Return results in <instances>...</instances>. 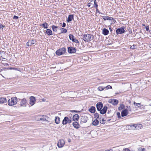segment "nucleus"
I'll return each instance as SVG.
<instances>
[{
  "label": "nucleus",
  "mask_w": 151,
  "mask_h": 151,
  "mask_svg": "<svg viewBox=\"0 0 151 151\" xmlns=\"http://www.w3.org/2000/svg\"><path fill=\"white\" fill-rule=\"evenodd\" d=\"M29 104L31 106H32L35 104V102L36 101L35 98L34 96H31L29 98Z\"/></svg>",
  "instance_id": "obj_10"
},
{
  "label": "nucleus",
  "mask_w": 151,
  "mask_h": 151,
  "mask_svg": "<svg viewBox=\"0 0 151 151\" xmlns=\"http://www.w3.org/2000/svg\"><path fill=\"white\" fill-rule=\"evenodd\" d=\"M104 89V87H103L101 86H99L98 88V90L99 91H101Z\"/></svg>",
  "instance_id": "obj_31"
},
{
  "label": "nucleus",
  "mask_w": 151,
  "mask_h": 151,
  "mask_svg": "<svg viewBox=\"0 0 151 151\" xmlns=\"http://www.w3.org/2000/svg\"><path fill=\"white\" fill-rule=\"evenodd\" d=\"M97 110L99 111L103 107V104L102 102H99L96 105Z\"/></svg>",
  "instance_id": "obj_9"
},
{
  "label": "nucleus",
  "mask_w": 151,
  "mask_h": 151,
  "mask_svg": "<svg viewBox=\"0 0 151 151\" xmlns=\"http://www.w3.org/2000/svg\"><path fill=\"white\" fill-rule=\"evenodd\" d=\"M124 151H130L129 149L128 148H125L124 149Z\"/></svg>",
  "instance_id": "obj_48"
},
{
  "label": "nucleus",
  "mask_w": 151,
  "mask_h": 151,
  "mask_svg": "<svg viewBox=\"0 0 151 151\" xmlns=\"http://www.w3.org/2000/svg\"><path fill=\"white\" fill-rule=\"evenodd\" d=\"M132 126L134 127L136 129H141L142 127V125L140 124H133L132 125Z\"/></svg>",
  "instance_id": "obj_15"
},
{
  "label": "nucleus",
  "mask_w": 151,
  "mask_h": 151,
  "mask_svg": "<svg viewBox=\"0 0 151 151\" xmlns=\"http://www.w3.org/2000/svg\"><path fill=\"white\" fill-rule=\"evenodd\" d=\"M73 125L75 128L77 129L79 128L80 126L78 123L76 122H73Z\"/></svg>",
  "instance_id": "obj_14"
},
{
  "label": "nucleus",
  "mask_w": 151,
  "mask_h": 151,
  "mask_svg": "<svg viewBox=\"0 0 151 151\" xmlns=\"http://www.w3.org/2000/svg\"><path fill=\"white\" fill-rule=\"evenodd\" d=\"M94 7L96 8H97L98 7V5L97 4L96 1V0H94Z\"/></svg>",
  "instance_id": "obj_35"
},
{
  "label": "nucleus",
  "mask_w": 151,
  "mask_h": 151,
  "mask_svg": "<svg viewBox=\"0 0 151 151\" xmlns=\"http://www.w3.org/2000/svg\"><path fill=\"white\" fill-rule=\"evenodd\" d=\"M118 101L116 99H113L111 100V101L110 102L113 105H116L118 103Z\"/></svg>",
  "instance_id": "obj_16"
},
{
  "label": "nucleus",
  "mask_w": 151,
  "mask_h": 151,
  "mask_svg": "<svg viewBox=\"0 0 151 151\" xmlns=\"http://www.w3.org/2000/svg\"><path fill=\"white\" fill-rule=\"evenodd\" d=\"M73 42H74L77 43H78V40L76 39H75L74 41H73Z\"/></svg>",
  "instance_id": "obj_51"
},
{
  "label": "nucleus",
  "mask_w": 151,
  "mask_h": 151,
  "mask_svg": "<svg viewBox=\"0 0 151 151\" xmlns=\"http://www.w3.org/2000/svg\"><path fill=\"white\" fill-rule=\"evenodd\" d=\"M36 40H32L31 41H30V45H32L35 44V42H36Z\"/></svg>",
  "instance_id": "obj_33"
},
{
  "label": "nucleus",
  "mask_w": 151,
  "mask_h": 151,
  "mask_svg": "<svg viewBox=\"0 0 151 151\" xmlns=\"http://www.w3.org/2000/svg\"><path fill=\"white\" fill-rule=\"evenodd\" d=\"M4 26L3 25H1L0 23V29H3Z\"/></svg>",
  "instance_id": "obj_46"
},
{
  "label": "nucleus",
  "mask_w": 151,
  "mask_h": 151,
  "mask_svg": "<svg viewBox=\"0 0 151 151\" xmlns=\"http://www.w3.org/2000/svg\"><path fill=\"white\" fill-rule=\"evenodd\" d=\"M124 107V106L123 104H121L118 108L119 110H121Z\"/></svg>",
  "instance_id": "obj_30"
},
{
  "label": "nucleus",
  "mask_w": 151,
  "mask_h": 151,
  "mask_svg": "<svg viewBox=\"0 0 151 151\" xmlns=\"http://www.w3.org/2000/svg\"><path fill=\"white\" fill-rule=\"evenodd\" d=\"M134 105L137 106L138 107H140L141 106L140 103H137L135 102H134Z\"/></svg>",
  "instance_id": "obj_37"
},
{
  "label": "nucleus",
  "mask_w": 151,
  "mask_h": 151,
  "mask_svg": "<svg viewBox=\"0 0 151 151\" xmlns=\"http://www.w3.org/2000/svg\"><path fill=\"white\" fill-rule=\"evenodd\" d=\"M73 18V15H69L68 16V19L67 20V22H70L72 20Z\"/></svg>",
  "instance_id": "obj_22"
},
{
  "label": "nucleus",
  "mask_w": 151,
  "mask_h": 151,
  "mask_svg": "<svg viewBox=\"0 0 151 151\" xmlns=\"http://www.w3.org/2000/svg\"><path fill=\"white\" fill-rule=\"evenodd\" d=\"M142 25L143 26H145V24H142Z\"/></svg>",
  "instance_id": "obj_57"
},
{
  "label": "nucleus",
  "mask_w": 151,
  "mask_h": 151,
  "mask_svg": "<svg viewBox=\"0 0 151 151\" xmlns=\"http://www.w3.org/2000/svg\"><path fill=\"white\" fill-rule=\"evenodd\" d=\"M30 40H29V41L26 44V47H28L29 46H30Z\"/></svg>",
  "instance_id": "obj_40"
},
{
  "label": "nucleus",
  "mask_w": 151,
  "mask_h": 151,
  "mask_svg": "<svg viewBox=\"0 0 151 151\" xmlns=\"http://www.w3.org/2000/svg\"><path fill=\"white\" fill-rule=\"evenodd\" d=\"M87 118L86 117H85V116L83 117H82V118L81 119V121L80 122L81 124H82L83 123H86L87 121Z\"/></svg>",
  "instance_id": "obj_21"
},
{
  "label": "nucleus",
  "mask_w": 151,
  "mask_h": 151,
  "mask_svg": "<svg viewBox=\"0 0 151 151\" xmlns=\"http://www.w3.org/2000/svg\"><path fill=\"white\" fill-rule=\"evenodd\" d=\"M100 123L102 124H104L105 123V120L103 118L100 121Z\"/></svg>",
  "instance_id": "obj_38"
},
{
  "label": "nucleus",
  "mask_w": 151,
  "mask_h": 151,
  "mask_svg": "<svg viewBox=\"0 0 151 151\" xmlns=\"http://www.w3.org/2000/svg\"><path fill=\"white\" fill-rule=\"evenodd\" d=\"M96 12H97V13H98L99 14L101 13V12L99 11V9H97V8H96Z\"/></svg>",
  "instance_id": "obj_49"
},
{
  "label": "nucleus",
  "mask_w": 151,
  "mask_h": 151,
  "mask_svg": "<svg viewBox=\"0 0 151 151\" xmlns=\"http://www.w3.org/2000/svg\"><path fill=\"white\" fill-rule=\"evenodd\" d=\"M55 123L57 124H58L60 123V118L58 116H56L55 119Z\"/></svg>",
  "instance_id": "obj_26"
},
{
  "label": "nucleus",
  "mask_w": 151,
  "mask_h": 151,
  "mask_svg": "<svg viewBox=\"0 0 151 151\" xmlns=\"http://www.w3.org/2000/svg\"><path fill=\"white\" fill-rule=\"evenodd\" d=\"M126 110L128 111H131V109L130 106H126Z\"/></svg>",
  "instance_id": "obj_34"
},
{
  "label": "nucleus",
  "mask_w": 151,
  "mask_h": 151,
  "mask_svg": "<svg viewBox=\"0 0 151 151\" xmlns=\"http://www.w3.org/2000/svg\"><path fill=\"white\" fill-rule=\"evenodd\" d=\"M40 26H42L43 28L45 29H47L49 25L46 22L40 25Z\"/></svg>",
  "instance_id": "obj_23"
},
{
  "label": "nucleus",
  "mask_w": 151,
  "mask_h": 151,
  "mask_svg": "<svg viewBox=\"0 0 151 151\" xmlns=\"http://www.w3.org/2000/svg\"><path fill=\"white\" fill-rule=\"evenodd\" d=\"M141 150V151H145V149L144 148H142L141 147L138 148V150L140 151Z\"/></svg>",
  "instance_id": "obj_42"
},
{
  "label": "nucleus",
  "mask_w": 151,
  "mask_h": 151,
  "mask_svg": "<svg viewBox=\"0 0 151 151\" xmlns=\"http://www.w3.org/2000/svg\"><path fill=\"white\" fill-rule=\"evenodd\" d=\"M107 109V107L105 106H104L102 109H101L99 111L101 114H105Z\"/></svg>",
  "instance_id": "obj_11"
},
{
  "label": "nucleus",
  "mask_w": 151,
  "mask_h": 151,
  "mask_svg": "<svg viewBox=\"0 0 151 151\" xmlns=\"http://www.w3.org/2000/svg\"><path fill=\"white\" fill-rule=\"evenodd\" d=\"M11 69H16H16H17L16 68H11Z\"/></svg>",
  "instance_id": "obj_56"
},
{
  "label": "nucleus",
  "mask_w": 151,
  "mask_h": 151,
  "mask_svg": "<svg viewBox=\"0 0 151 151\" xmlns=\"http://www.w3.org/2000/svg\"><path fill=\"white\" fill-rule=\"evenodd\" d=\"M117 115V116L118 118H121V116L120 113L119 112H117L116 113Z\"/></svg>",
  "instance_id": "obj_41"
},
{
  "label": "nucleus",
  "mask_w": 151,
  "mask_h": 151,
  "mask_svg": "<svg viewBox=\"0 0 151 151\" xmlns=\"http://www.w3.org/2000/svg\"><path fill=\"white\" fill-rule=\"evenodd\" d=\"M136 46V45H134L131 46L130 47V48L132 49H134L135 48V47Z\"/></svg>",
  "instance_id": "obj_45"
},
{
  "label": "nucleus",
  "mask_w": 151,
  "mask_h": 151,
  "mask_svg": "<svg viewBox=\"0 0 151 151\" xmlns=\"http://www.w3.org/2000/svg\"><path fill=\"white\" fill-rule=\"evenodd\" d=\"M102 18L104 20H112L113 21V22L114 23H115L116 22L115 20L112 17H109V16H102Z\"/></svg>",
  "instance_id": "obj_12"
},
{
  "label": "nucleus",
  "mask_w": 151,
  "mask_h": 151,
  "mask_svg": "<svg viewBox=\"0 0 151 151\" xmlns=\"http://www.w3.org/2000/svg\"><path fill=\"white\" fill-rule=\"evenodd\" d=\"M129 31H131V29H129Z\"/></svg>",
  "instance_id": "obj_58"
},
{
  "label": "nucleus",
  "mask_w": 151,
  "mask_h": 151,
  "mask_svg": "<svg viewBox=\"0 0 151 151\" xmlns=\"http://www.w3.org/2000/svg\"><path fill=\"white\" fill-rule=\"evenodd\" d=\"M46 33L48 35H52V32L51 30L47 29L46 30Z\"/></svg>",
  "instance_id": "obj_24"
},
{
  "label": "nucleus",
  "mask_w": 151,
  "mask_h": 151,
  "mask_svg": "<svg viewBox=\"0 0 151 151\" xmlns=\"http://www.w3.org/2000/svg\"><path fill=\"white\" fill-rule=\"evenodd\" d=\"M99 114L98 113H96L94 114V117L97 119L99 118Z\"/></svg>",
  "instance_id": "obj_32"
},
{
  "label": "nucleus",
  "mask_w": 151,
  "mask_h": 151,
  "mask_svg": "<svg viewBox=\"0 0 151 151\" xmlns=\"http://www.w3.org/2000/svg\"><path fill=\"white\" fill-rule=\"evenodd\" d=\"M145 29L147 31L149 30V26H146L145 27Z\"/></svg>",
  "instance_id": "obj_44"
},
{
  "label": "nucleus",
  "mask_w": 151,
  "mask_h": 151,
  "mask_svg": "<svg viewBox=\"0 0 151 151\" xmlns=\"http://www.w3.org/2000/svg\"><path fill=\"white\" fill-rule=\"evenodd\" d=\"M107 151H113V150H107Z\"/></svg>",
  "instance_id": "obj_54"
},
{
  "label": "nucleus",
  "mask_w": 151,
  "mask_h": 151,
  "mask_svg": "<svg viewBox=\"0 0 151 151\" xmlns=\"http://www.w3.org/2000/svg\"><path fill=\"white\" fill-rule=\"evenodd\" d=\"M150 33L151 34V30L149 31Z\"/></svg>",
  "instance_id": "obj_59"
},
{
  "label": "nucleus",
  "mask_w": 151,
  "mask_h": 151,
  "mask_svg": "<svg viewBox=\"0 0 151 151\" xmlns=\"http://www.w3.org/2000/svg\"><path fill=\"white\" fill-rule=\"evenodd\" d=\"M72 122L71 118L70 117L65 116L62 122L63 125H65L67 123L70 124Z\"/></svg>",
  "instance_id": "obj_4"
},
{
  "label": "nucleus",
  "mask_w": 151,
  "mask_h": 151,
  "mask_svg": "<svg viewBox=\"0 0 151 151\" xmlns=\"http://www.w3.org/2000/svg\"><path fill=\"white\" fill-rule=\"evenodd\" d=\"M104 89L106 88V89H108L110 88L112 89V87L111 86H110V85H108L104 87Z\"/></svg>",
  "instance_id": "obj_36"
},
{
  "label": "nucleus",
  "mask_w": 151,
  "mask_h": 151,
  "mask_svg": "<svg viewBox=\"0 0 151 151\" xmlns=\"http://www.w3.org/2000/svg\"><path fill=\"white\" fill-rule=\"evenodd\" d=\"M105 151H107V150H106Z\"/></svg>",
  "instance_id": "obj_62"
},
{
  "label": "nucleus",
  "mask_w": 151,
  "mask_h": 151,
  "mask_svg": "<svg viewBox=\"0 0 151 151\" xmlns=\"http://www.w3.org/2000/svg\"><path fill=\"white\" fill-rule=\"evenodd\" d=\"M79 118V115L78 114H75L74 115L73 117V120L74 121L78 120Z\"/></svg>",
  "instance_id": "obj_20"
},
{
  "label": "nucleus",
  "mask_w": 151,
  "mask_h": 151,
  "mask_svg": "<svg viewBox=\"0 0 151 151\" xmlns=\"http://www.w3.org/2000/svg\"><path fill=\"white\" fill-rule=\"evenodd\" d=\"M91 2L93 1V0H90Z\"/></svg>",
  "instance_id": "obj_60"
},
{
  "label": "nucleus",
  "mask_w": 151,
  "mask_h": 151,
  "mask_svg": "<svg viewBox=\"0 0 151 151\" xmlns=\"http://www.w3.org/2000/svg\"><path fill=\"white\" fill-rule=\"evenodd\" d=\"M65 144V142L63 139H60L58 143V146L59 148H61L63 147Z\"/></svg>",
  "instance_id": "obj_8"
},
{
  "label": "nucleus",
  "mask_w": 151,
  "mask_h": 151,
  "mask_svg": "<svg viewBox=\"0 0 151 151\" xmlns=\"http://www.w3.org/2000/svg\"><path fill=\"white\" fill-rule=\"evenodd\" d=\"M20 101V105L21 106H26L27 103V101L25 98L19 99Z\"/></svg>",
  "instance_id": "obj_6"
},
{
  "label": "nucleus",
  "mask_w": 151,
  "mask_h": 151,
  "mask_svg": "<svg viewBox=\"0 0 151 151\" xmlns=\"http://www.w3.org/2000/svg\"><path fill=\"white\" fill-rule=\"evenodd\" d=\"M99 123V121L97 119H95L92 122V124L94 126L97 125Z\"/></svg>",
  "instance_id": "obj_25"
},
{
  "label": "nucleus",
  "mask_w": 151,
  "mask_h": 151,
  "mask_svg": "<svg viewBox=\"0 0 151 151\" xmlns=\"http://www.w3.org/2000/svg\"><path fill=\"white\" fill-rule=\"evenodd\" d=\"M128 111H127L126 109H124L121 112V116L122 117L126 116L128 114Z\"/></svg>",
  "instance_id": "obj_13"
},
{
  "label": "nucleus",
  "mask_w": 151,
  "mask_h": 151,
  "mask_svg": "<svg viewBox=\"0 0 151 151\" xmlns=\"http://www.w3.org/2000/svg\"><path fill=\"white\" fill-rule=\"evenodd\" d=\"M69 39L70 40H72V42H73V41H74V40H75L74 37L73 35L70 34L69 35Z\"/></svg>",
  "instance_id": "obj_27"
},
{
  "label": "nucleus",
  "mask_w": 151,
  "mask_h": 151,
  "mask_svg": "<svg viewBox=\"0 0 151 151\" xmlns=\"http://www.w3.org/2000/svg\"><path fill=\"white\" fill-rule=\"evenodd\" d=\"M76 48L72 47H69L68 48V52L69 53H73L76 52Z\"/></svg>",
  "instance_id": "obj_7"
},
{
  "label": "nucleus",
  "mask_w": 151,
  "mask_h": 151,
  "mask_svg": "<svg viewBox=\"0 0 151 151\" xmlns=\"http://www.w3.org/2000/svg\"><path fill=\"white\" fill-rule=\"evenodd\" d=\"M40 119L41 120H43V121H45V120L47 121V122H49V121H48L46 119V118H40Z\"/></svg>",
  "instance_id": "obj_47"
},
{
  "label": "nucleus",
  "mask_w": 151,
  "mask_h": 151,
  "mask_svg": "<svg viewBox=\"0 0 151 151\" xmlns=\"http://www.w3.org/2000/svg\"><path fill=\"white\" fill-rule=\"evenodd\" d=\"M109 33V31L108 29L104 28L102 30V34L104 35H107Z\"/></svg>",
  "instance_id": "obj_19"
},
{
  "label": "nucleus",
  "mask_w": 151,
  "mask_h": 151,
  "mask_svg": "<svg viewBox=\"0 0 151 151\" xmlns=\"http://www.w3.org/2000/svg\"><path fill=\"white\" fill-rule=\"evenodd\" d=\"M82 36L83 40L85 42H88L94 38L93 36L91 34H84Z\"/></svg>",
  "instance_id": "obj_1"
},
{
  "label": "nucleus",
  "mask_w": 151,
  "mask_h": 151,
  "mask_svg": "<svg viewBox=\"0 0 151 151\" xmlns=\"http://www.w3.org/2000/svg\"><path fill=\"white\" fill-rule=\"evenodd\" d=\"M18 18H19V17L18 16H15V15H14L13 17V19H18Z\"/></svg>",
  "instance_id": "obj_43"
},
{
  "label": "nucleus",
  "mask_w": 151,
  "mask_h": 151,
  "mask_svg": "<svg viewBox=\"0 0 151 151\" xmlns=\"http://www.w3.org/2000/svg\"><path fill=\"white\" fill-rule=\"evenodd\" d=\"M70 111L72 112H76L77 113H79L81 112L80 111H77L76 110H71Z\"/></svg>",
  "instance_id": "obj_39"
},
{
  "label": "nucleus",
  "mask_w": 151,
  "mask_h": 151,
  "mask_svg": "<svg viewBox=\"0 0 151 151\" xmlns=\"http://www.w3.org/2000/svg\"><path fill=\"white\" fill-rule=\"evenodd\" d=\"M149 47L151 48V43L149 45Z\"/></svg>",
  "instance_id": "obj_55"
},
{
  "label": "nucleus",
  "mask_w": 151,
  "mask_h": 151,
  "mask_svg": "<svg viewBox=\"0 0 151 151\" xmlns=\"http://www.w3.org/2000/svg\"><path fill=\"white\" fill-rule=\"evenodd\" d=\"M7 100L5 98L0 97V103L1 104H4L6 103Z\"/></svg>",
  "instance_id": "obj_17"
},
{
  "label": "nucleus",
  "mask_w": 151,
  "mask_h": 151,
  "mask_svg": "<svg viewBox=\"0 0 151 151\" xmlns=\"http://www.w3.org/2000/svg\"><path fill=\"white\" fill-rule=\"evenodd\" d=\"M91 3H89L87 5H88V7H90V6H91Z\"/></svg>",
  "instance_id": "obj_52"
},
{
  "label": "nucleus",
  "mask_w": 151,
  "mask_h": 151,
  "mask_svg": "<svg viewBox=\"0 0 151 151\" xmlns=\"http://www.w3.org/2000/svg\"><path fill=\"white\" fill-rule=\"evenodd\" d=\"M61 30V32L62 33H65L67 32V30L66 29L61 28L60 29Z\"/></svg>",
  "instance_id": "obj_29"
},
{
  "label": "nucleus",
  "mask_w": 151,
  "mask_h": 151,
  "mask_svg": "<svg viewBox=\"0 0 151 151\" xmlns=\"http://www.w3.org/2000/svg\"><path fill=\"white\" fill-rule=\"evenodd\" d=\"M124 27H122L118 28L116 30V33L117 35L122 34L125 32L124 29Z\"/></svg>",
  "instance_id": "obj_5"
},
{
  "label": "nucleus",
  "mask_w": 151,
  "mask_h": 151,
  "mask_svg": "<svg viewBox=\"0 0 151 151\" xmlns=\"http://www.w3.org/2000/svg\"><path fill=\"white\" fill-rule=\"evenodd\" d=\"M65 26L66 24L65 23L63 22V24L62 27H65Z\"/></svg>",
  "instance_id": "obj_50"
},
{
  "label": "nucleus",
  "mask_w": 151,
  "mask_h": 151,
  "mask_svg": "<svg viewBox=\"0 0 151 151\" xmlns=\"http://www.w3.org/2000/svg\"><path fill=\"white\" fill-rule=\"evenodd\" d=\"M52 27L53 31L56 32L57 31V28H58V27L55 25H52Z\"/></svg>",
  "instance_id": "obj_28"
},
{
  "label": "nucleus",
  "mask_w": 151,
  "mask_h": 151,
  "mask_svg": "<svg viewBox=\"0 0 151 151\" xmlns=\"http://www.w3.org/2000/svg\"><path fill=\"white\" fill-rule=\"evenodd\" d=\"M0 54L1 55V52L0 51Z\"/></svg>",
  "instance_id": "obj_61"
},
{
  "label": "nucleus",
  "mask_w": 151,
  "mask_h": 151,
  "mask_svg": "<svg viewBox=\"0 0 151 151\" xmlns=\"http://www.w3.org/2000/svg\"><path fill=\"white\" fill-rule=\"evenodd\" d=\"M88 111L91 113H94L96 111L95 108L93 106H91L89 109Z\"/></svg>",
  "instance_id": "obj_18"
},
{
  "label": "nucleus",
  "mask_w": 151,
  "mask_h": 151,
  "mask_svg": "<svg viewBox=\"0 0 151 151\" xmlns=\"http://www.w3.org/2000/svg\"><path fill=\"white\" fill-rule=\"evenodd\" d=\"M109 29L110 31V32H112V29H111V27H109Z\"/></svg>",
  "instance_id": "obj_53"
},
{
  "label": "nucleus",
  "mask_w": 151,
  "mask_h": 151,
  "mask_svg": "<svg viewBox=\"0 0 151 151\" xmlns=\"http://www.w3.org/2000/svg\"><path fill=\"white\" fill-rule=\"evenodd\" d=\"M66 49L63 47L57 50L55 53L57 55L59 56L65 54L66 52Z\"/></svg>",
  "instance_id": "obj_3"
},
{
  "label": "nucleus",
  "mask_w": 151,
  "mask_h": 151,
  "mask_svg": "<svg viewBox=\"0 0 151 151\" xmlns=\"http://www.w3.org/2000/svg\"><path fill=\"white\" fill-rule=\"evenodd\" d=\"M17 102V99L16 97L12 98L8 101V104L9 106H13L16 104Z\"/></svg>",
  "instance_id": "obj_2"
}]
</instances>
